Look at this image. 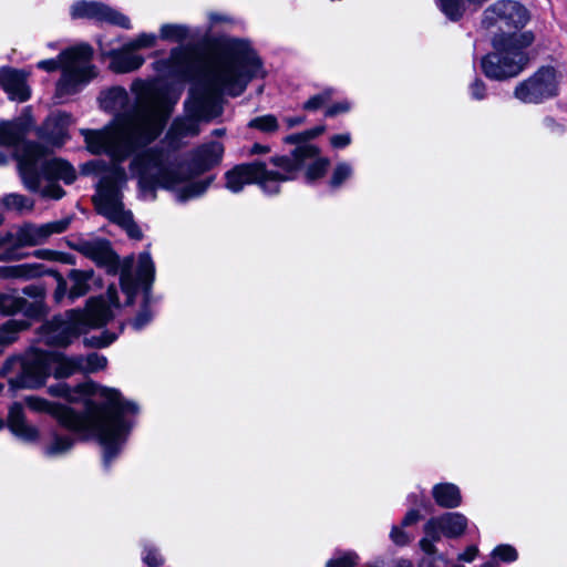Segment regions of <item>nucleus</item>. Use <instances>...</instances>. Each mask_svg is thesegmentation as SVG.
Wrapping results in <instances>:
<instances>
[{
  "instance_id": "f257e3e1",
  "label": "nucleus",
  "mask_w": 567,
  "mask_h": 567,
  "mask_svg": "<svg viewBox=\"0 0 567 567\" xmlns=\"http://www.w3.org/2000/svg\"><path fill=\"white\" fill-rule=\"evenodd\" d=\"M154 69L163 75L182 79L200 69L185 102V116L176 118L169 128L172 141L197 135L200 121L208 122L221 114V94L238 96L251 79L264 75L259 56L244 39L225 41L220 50L203 63L193 51L175 48L168 59L155 62Z\"/></svg>"
},
{
  "instance_id": "f03ea898",
  "label": "nucleus",
  "mask_w": 567,
  "mask_h": 567,
  "mask_svg": "<svg viewBox=\"0 0 567 567\" xmlns=\"http://www.w3.org/2000/svg\"><path fill=\"white\" fill-rule=\"evenodd\" d=\"M131 90L135 95L131 112L117 116L112 125L103 130H82L91 153H104L113 161L122 162L162 133L179 99V92L171 90L159 80H135Z\"/></svg>"
},
{
  "instance_id": "7ed1b4c3",
  "label": "nucleus",
  "mask_w": 567,
  "mask_h": 567,
  "mask_svg": "<svg viewBox=\"0 0 567 567\" xmlns=\"http://www.w3.org/2000/svg\"><path fill=\"white\" fill-rule=\"evenodd\" d=\"M99 395L103 404L87 400L82 412L38 395H28L23 402L32 412L50 414L60 425L84 439H96L103 447L104 462L110 463L126 443L140 406L114 388H100Z\"/></svg>"
},
{
  "instance_id": "20e7f679",
  "label": "nucleus",
  "mask_w": 567,
  "mask_h": 567,
  "mask_svg": "<svg viewBox=\"0 0 567 567\" xmlns=\"http://www.w3.org/2000/svg\"><path fill=\"white\" fill-rule=\"evenodd\" d=\"M223 154L224 146L219 142L202 145L189 162H179L173 152L151 148L134 157L131 172L138 178L144 199H155L156 189L163 188L173 192L177 200L186 202L206 192L210 179L193 181V177L219 164Z\"/></svg>"
},
{
  "instance_id": "39448f33",
  "label": "nucleus",
  "mask_w": 567,
  "mask_h": 567,
  "mask_svg": "<svg viewBox=\"0 0 567 567\" xmlns=\"http://www.w3.org/2000/svg\"><path fill=\"white\" fill-rule=\"evenodd\" d=\"M32 125L29 116L0 122V146L13 150L24 187L44 198L61 199L65 192L58 184H72L76 178L73 166L61 158H48L47 150L39 143L25 142Z\"/></svg>"
},
{
  "instance_id": "423d86ee",
  "label": "nucleus",
  "mask_w": 567,
  "mask_h": 567,
  "mask_svg": "<svg viewBox=\"0 0 567 567\" xmlns=\"http://www.w3.org/2000/svg\"><path fill=\"white\" fill-rule=\"evenodd\" d=\"M117 309V290L110 286L105 296L90 298L84 309L68 310L43 323L39 337L47 344L66 347L82 332L106 324Z\"/></svg>"
},
{
  "instance_id": "0eeeda50",
  "label": "nucleus",
  "mask_w": 567,
  "mask_h": 567,
  "mask_svg": "<svg viewBox=\"0 0 567 567\" xmlns=\"http://www.w3.org/2000/svg\"><path fill=\"white\" fill-rule=\"evenodd\" d=\"M52 368L58 379L81 372L78 355L66 357L32 348L22 357L8 359L0 369V375L8 379L12 390H34L45 384Z\"/></svg>"
},
{
  "instance_id": "6e6552de",
  "label": "nucleus",
  "mask_w": 567,
  "mask_h": 567,
  "mask_svg": "<svg viewBox=\"0 0 567 567\" xmlns=\"http://www.w3.org/2000/svg\"><path fill=\"white\" fill-rule=\"evenodd\" d=\"M92 58V48L79 44L61 51L56 59L39 61L37 66L47 72L61 70L55 84V97L62 100L82 91L97 75Z\"/></svg>"
},
{
  "instance_id": "1a4fd4ad",
  "label": "nucleus",
  "mask_w": 567,
  "mask_h": 567,
  "mask_svg": "<svg viewBox=\"0 0 567 567\" xmlns=\"http://www.w3.org/2000/svg\"><path fill=\"white\" fill-rule=\"evenodd\" d=\"M534 40L532 31L495 35L492 41L494 51L481 61L484 74L497 81L517 76L528 63L525 49L532 45Z\"/></svg>"
},
{
  "instance_id": "9d476101",
  "label": "nucleus",
  "mask_w": 567,
  "mask_h": 567,
  "mask_svg": "<svg viewBox=\"0 0 567 567\" xmlns=\"http://www.w3.org/2000/svg\"><path fill=\"white\" fill-rule=\"evenodd\" d=\"M126 183L127 176L124 168L114 165L102 176L93 202L101 215L121 226L131 238L141 239L142 231L134 223L132 213L124 209L122 202V190Z\"/></svg>"
},
{
  "instance_id": "9b49d317",
  "label": "nucleus",
  "mask_w": 567,
  "mask_h": 567,
  "mask_svg": "<svg viewBox=\"0 0 567 567\" xmlns=\"http://www.w3.org/2000/svg\"><path fill=\"white\" fill-rule=\"evenodd\" d=\"M272 168L261 162L241 164L226 173V187L238 193L246 184H258L266 194L274 195L280 189V184L289 181L293 168L285 159H270Z\"/></svg>"
},
{
  "instance_id": "f8f14e48",
  "label": "nucleus",
  "mask_w": 567,
  "mask_h": 567,
  "mask_svg": "<svg viewBox=\"0 0 567 567\" xmlns=\"http://www.w3.org/2000/svg\"><path fill=\"white\" fill-rule=\"evenodd\" d=\"M563 74L554 66H542L519 82L514 96L523 103L539 104L558 95Z\"/></svg>"
},
{
  "instance_id": "ddd939ff",
  "label": "nucleus",
  "mask_w": 567,
  "mask_h": 567,
  "mask_svg": "<svg viewBox=\"0 0 567 567\" xmlns=\"http://www.w3.org/2000/svg\"><path fill=\"white\" fill-rule=\"evenodd\" d=\"M468 525L466 516L458 512H446L433 516L423 526L424 537L420 539V548L427 555L436 553L435 543L442 537L458 538Z\"/></svg>"
},
{
  "instance_id": "4468645a",
  "label": "nucleus",
  "mask_w": 567,
  "mask_h": 567,
  "mask_svg": "<svg viewBox=\"0 0 567 567\" xmlns=\"http://www.w3.org/2000/svg\"><path fill=\"white\" fill-rule=\"evenodd\" d=\"M529 20L530 13L522 3L514 0H498L484 11L482 23L486 28L496 27L507 35L523 29Z\"/></svg>"
},
{
  "instance_id": "2eb2a0df",
  "label": "nucleus",
  "mask_w": 567,
  "mask_h": 567,
  "mask_svg": "<svg viewBox=\"0 0 567 567\" xmlns=\"http://www.w3.org/2000/svg\"><path fill=\"white\" fill-rule=\"evenodd\" d=\"M274 159H285L293 168L295 179L301 167L306 168V177L313 182L324 176L330 164L327 157L320 156V150L313 144H301L296 147L291 156H277Z\"/></svg>"
},
{
  "instance_id": "dca6fc26",
  "label": "nucleus",
  "mask_w": 567,
  "mask_h": 567,
  "mask_svg": "<svg viewBox=\"0 0 567 567\" xmlns=\"http://www.w3.org/2000/svg\"><path fill=\"white\" fill-rule=\"evenodd\" d=\"M72 19H89L99 23H110L123 29H132L131 20L127 16L116 9L100 2L78 0L70 7Z\"/></svg>"
},
{
  "instance_id": "f3484780",
  "label": "nucleus",
  "mask_w": 567,
  "mask_h": 567,
  "mask_svg": "<svg viewBox=\"0 0 567 567\" xmlns=\"http://www.w3.org/2000/svg\"><path fill=\"white\" fill-rule=\"evenodd\" d=\"M69 225V218L42 225L27 223L18 227L14 233L10 234V238L21 247L38 246L44 244L52 235L65 231Z\"/></svg>"
},
{
  "instance_id": "a211bd4d",
  "label": "nucleus",
  "mask_w": 567,
  "mask_h": 567,
  "mask_svg": "<svg viewBox=\"0 0 567 567\" xmlns=\"http://www.w3.org/2000/svg\"><path fill=\"white\" fill-rule=\"evenodd\" d=\"M155 267L148 252L138 256L136 277L128 269L121 272V288L127 297V303L133 301L140 286L143 287L145 297H148L151 284L154 279Z\"/></svg>"
},
{
  "instance_id": "6ab92c4d",
  "label": "nucleus",
  "mask_w": 567,
  "mask_h": 567,
  "mask_svg": "<svg viewBox=\"0 0 567 567\" xmlns=\"http://www.w3.org/2000/svg\"><path fill=\"white\" fill-rule=\"evenodd\" d=\"M44 274L51 275L56 281V288L53 293L55 303H61L68 297V282L63 276L55 270H45L40 264H23L18 266L4 267L0 269V276L4 278H34Z\"/></svg>"
},
{
  "instance_id": "aec40b11",
  "label": "nucleus",
  "mask_w": 567,
  "mask_h": 567,
  "mask_svg": "<svg viewBox=\"0 0 567 567\" xmlns=\"http://www.w3.org/2000/svg\"><path fill=\"white\" fill-rule=\"evenodd\" d=\"M7 425L10 432L20 441L28 444H37L40 442V430L37 425L28 421L22 403L14 402L10 405Z\"/></svg>"
},
{
  "instance_id": "412c9836",
  "label": "nucleus",
  "mask_w": 567,
  "mask_h": 567,
  "mask_svg": "<svg viewBox=\"0 0 567 567\" xmlns=\"http://www.w3.org/2000/svg\"><path fill=\"white\" fill-rule=\"evenodd\" d=\"M101 54L110 59V69L115 73H130L138 70L145 62V58L128 48L125 42L120 49L106 51L103 49L102 43Z\"/></svg>"
},
{
  "instance_id": "4be33fe9",
  "label": "nucleus",
  "mask_w": 567,
  "mask_h": 567,
  "mask_svg": "<svg viewBox=\"0 0 567 567\" xmlns=\"http://www.w3.org/2000/svg\"><path fill=\"white\" fill-rule=\"evenodd\" d=\"M100 388L102 385L97 384H79L75 388H71L69 384L64 382H60L54 385H50L48 388V393L52 396L63 398L69 402H80L83 401L85 405V401L93 400L96 404L102 405L103 399L99 395ZM85 406L83 408V410Z\"/></svg>"
},
{
  "instance_id": "5701e85b",
  "label": "nucleus",
  "mask_w": 567,
  "mask_h": 567,
  "mask_svg": "<svg viewBox=\"0 0 567 567\" xmlns=\"http://www.w3.org/2000/svg\"><path fill=\"white\" fill-rule=\"evenodd\" d=\"M0 86L12 101L24 102L30 97L27 74L23 71L3 68L0 70Z\"/></svg>"
},
{
  "instance_id": "b1692460",
  "label": "nucleus",
  "mask_w": 567,
  "mask_h": 567,
  "mask_svg": "<svg viewBox=\"0 0 567 567\" xmlns=\"http://www.w3.org/2000/svg\"><path fill=\"white\" fill-rule=\"evenodd\" d=\"M72 116L64 112L52 113L44 122L41 137L52 145L61 146L68 138V130L72 125Z\"/></svg>"
},
{
  "instance_id": "393cba45",
  "label": "nucleus",
  "mask_w": 567,
  "mask_h": 567,
  "mask_svg": "<svg viewBox=\"0 0 567 567\" xmlns=\"http://www.w3.org/2000/svg\"><path fill=\"white\" fill-rule=\"evenodd\" d=\"M73 446V436L55 429L45 437L41 452L48 458H59L66 455Z\"/></svg>"
},
{
  "instance_id": "a878e982",
  "label": "nucleus",
  "mask_w": 567,
  "mask_h": 567,
  "mask_svg": "<svg viewBox=\"0 0 567 567\" xmlns=\"http://www.w3.org/2000/svg\"><path fill=\"white\" fill-rule=\"evenodd\" d=\"M432 497L439 507L453 509L462 505L463 497L460 487L450 482L433 485Z\"/></svg>"
},
{
  "instance_id": "bb28decb",
  "label": "nucleus",
  "mask_w": 567,
  "mask_h": 567,
  "mask_svg": "<svg viewBox=\"0 0 567 567\" xmlns=\"http://www.w3.org/2000/svg\"><path fill=\"white\" fill-rule=\"evenodd\" d=\"M23 293L32 299L28 301L23 298V315L28 318L40 319L48 315L49 307L45 303V289L42 286H28Z\"/></svg>"
},
{
  "instance_id": "cd10ccee",
  "label": "nucleus",
  "mask_w": 567,
  "mask_h": 567,
  "mask_svg": "<svg viewBox=\"0 0 567 567\" xmlns=\"http://www.w3.org/2000/svg\"><path fill=\"white\" fill-rule=\"evenodd\" d=\"M79 250L97 264H109L113 259V252L106 240H85L79 244Z\"/></svg>"
},
{
  "instance_id": "c85d7f7f",
  "label": "nucleus",
  "mask_w": 567,
  "mask_h": 567,
  "mask_svg": "<svg viewBox=\"0 0 567 567\" xmlns=\"http://www.w3.org/2000/svg\"><path fill=\"white\" fill-rule=\"evenodd\" d=\"M93 272L91 270H79L72 269L68 278L71 281L69 289L68 299L70 303H73L78 298L87 293L90 286L89 281L92 278Z\"/></svg>"
},
{
  "instance_id": "c756f323",
  "label": "nucleus",
  "mask_w": 567,
  "mask_h": 567,
  "mask_svg": "<svg viewBox=\"0 0 567 567\" xmlns=\"http://www.w3.org/2000/svg\"><path fill=\"white\" fill-rule=\"evenodd\" d=\"M128 104V94L125 89L115 86L101 97V106L110 112H121Z\"/></svg>"
},
{
  "instance_id": "7c9ffc66",
  "label": "nucleus",
  "mask_w": 567,
  "mask_h": 567,
  "mask_svg": "<svg viewBox=\"0 0 567 567\" xmlns=\"http://www.w3.org/2000/svg\"><path fill=\"white\" fill-rule=\"evenodd\" d=\"M190 38V28L181 23H164L159 27L158 39L166 42H183Z\"/></svg>"
},
{
  "instance_id": "2f4dec72",
  "label": "nucleus",
  "mask_w": 567,
  "mask_h": 567,
  "mask_svg": "<svg viewBox=\"0 0 567 567\" xmlns=\"http://www.w3.org/2000/svg\"><path fill=\"white\" fill-rule=\"evenodd\" d=\"M354 176V167L350 162H338L330 174L329 186L332 189L342 187L348 181Z\"/></svg>"
},
{
  "instance_id": "473e14b6",
  "label": "nucleus",
  "mask_w": 567,
  "mask_h": 567,
  "mask_svg": "<svg viewBox=\"0 0 567 567\" xmlns=\"http://www.w3.org/2000/svg\"><path fill=\"white\" fill-rule=\"evenodd\" d=\"M27 320L10 319L0 326V346H8L18 339L20 331L28 329Z\"/></svg>"
},
{
  "instance_id": "72a5a7b5",
  "label": "nucleus",
  "mask_w": 567,
  "mask_h": 567,
  "mask_svg": "<svg viewBox=\"0 0 567 567\" xmlns=\"http://www.w3.org/2000/svg\"><path fill=\"white\" fill-rule=\"evenodd\" d=\"M3 206L9 210L18 213L31 212L34 207V202L21 194H8L2 198Z\"/></svg>"
},
{
  "instance_id": "f704fd0d",
  "label": "nucleus",
  "mask_w": 567,
  "mask_h": 567,
  "mask_svg": "<svg viewBox=\"0 0 567 567\" xmlns=\"http://www.w3.org/2000/svg\"><path fill=\"white\" fill-rule=\"evenodd\" d=\"M80 370L82 373H95L104 370L107 365V359L99 353L87 355H78Z\"/></svg>"
},
{
  "instance_id": "c9c22d12",
  "label": "nucleus",
  "mask_w": 567,
  "mask_h": 567,
  "mask_svg": "<svg viewBox=\"0 0 567 567\" xmlns=\"http://www.w3.org/2000/svg\"><path fill=\"white\" fill-rule=\"evenodd\" d=\"M439 7L450 20L456 21L465 12V0H439Z\"/></svg>"
},
{
  "instance_id": "e433bc0d",
  "label": "nucleus",
  "mask_w": 567,
  "mask_h": 567,
  "mask_svg": "<svg viewBox=\"0 0 567 567\" xmlns=\"http://www.w3.org/2000/svg\"><path fill=\"white\" fill-rule=\"evenodd\" d=\"M158 41V34L151 33V32H142L138 33L136 37L132 38L127 41L128 48L133 49L134 51H138L142 49H151L154 48L157 44Z\"/></svg>"
},
{
  "instance_id": "4c0bfd02",
  "label": "nucleus",
  "mask_w": 567,
  "mask_h": 567,
  "mask_svg": "<svg viewBox=\"0 0 567 567\" xmlns=\"http://www.w3.org/2000/svg\"><path fill=\"white\" fill-rule=\"evenodd\" d=\"M248 125L249 127L256 128L262 133H274L279 128L276 116L271 114L255 117Z\"/></svg>"
},
{
  "instance_id": "58836bf2",
  "label": "nucleus",
  "mask_w": 567,
  "mask_h": 567,
  "mask_svg": "<svg viewBox=\"0 0 567 567\" xmlns=\"http://www.w3.org/2000/svg\"><path fill=\"white\" fill-rule=\"evenodd\" d=\"M16 312L23 313V298L1 293L0 313L11 315Z\"/></svg>"
},
{
  "instance_id": "ea45409f",
  "label": "nucleus",
  "mask_w": 567,
  "mask_h": 567,
  "mask_svg": "<svg viewBox=\"0 0 567 567\" xmlns=\"http://www.w3.org/2000/svg\"><path fill=\"white\" fill-rule=\"evenodd\" d=\"M334 94L332 87L324 89L321 93L311 96L305 104L303 109L308 111H316L326 104Z\"/></svg>"
},
{
  "instance_id": "a19ab883",
  "label": "nucleus",
  "mask_w": 567,
  "mask_h": 567,
  "mask_svg": "<svg viewBox=\"0 0 567 567\" xmlns=\"http://www.w3.org/2000/svg\"><path fill=\"white\" fill-rule=\"evenodd\" d=\"M359 561V555L355 551H346L340 556L328 560L326 567H354Z\"/></svg>"
},
{
  "instance_id": "79ce46f5",
  "label": "nucleus",
  "mask_w": 567,
  "mask_h": 567,
  "mask_svg": "<svg viewBox=\"0 0 567 567\" xmlns=\"http://www.w3.org/2000/svg\"><path fill=\"white\" fill-rule=\"evenodd\" d=\"M492 557L503 563H512L517 559L518 554L513 546L503 544L494 548Z\"/></svg>"
},
{
  "instance_id": "37998d69",
  "label": "nucleus",
  "mask_w": 567,
  "mask_h": 567,
  "mask_svg": "<svg viewBox=\"0 0 567 567\" xmlns=\"http://www.w3.org/2000/svg\"><path fill=\"white\" fill-rule=\"evenodd\" d=\"M323 131H324V126H317V127L308 130L303 133L289 135L285 138V142L289 143V144H299V145L306 144L305 143L306 141L319 136L320 134L323 133Z\"/></svg>"
},
{
  "instance_id": "c03bdc74",
  "label": "nucleus",
  "mask_w": 567,
  "mask_h": 567,
  "mask_svg": "<svg viewBox=\"0 0 567 567\" xmlns=\"http://www.w3.org/2000/svg\"><path fill=\"white\" fill-rule=\"evenodd\" d=\"M143 561L150 567H158L164 563V558L156 548L146 546L143 551Z\"/></svg>"
},
{
  "instance_id": "a18cd8bd",
  "label": "nucleus",
  "mask_w": 567,
  "mask_h": 567,
  "mask_svg": "<svg viewBox=\"0 0 567 567\" xmlns=\"http://www.w3.org/2000/svg\"><path fill=\"white\" fill-rule=\"evenodd\" d=\"M34 256L45 260H56L65 264L71 262V258L68 255L50 249L37 250L34 251Z\"/></svg>"
},
{
  "instance_id": "49530a36",
  "label": "nucleus",
  "mask_w": 567,
  "mask_h": 567,
  "mask_svg": "<svg viewBox=\"0 0 567 567\" xmlns=\"http://www.w3.org/2000/svg\"><path fill=\"white\" fill-rule=\"evenodd\" d=\"M352 109V102L349 100H342L333 103L326 110V116L332 117L339 114L348 113Z\"/></svg>"
},
{
  "instance_id": "de8ad7c7",
  "label": "nucleus",
  "mask_w": 567,
  "mask_h": 567,
  "mask_svg": "<svg viewBox=\"0 0 567 567\" xmlns=\"http://www.w3.org/2000/svg\"><path fill=\"white\" fill-rule=\"evenodd\" d=\"M390 539L396 546H405L410 544L411 537L408 533H405L402 527L393 526L390 532Z\"/></svg>"
},
{
  "instance_id": "09e8293b",
  "label": "nucleus",
  "mask_w": 567,
  "mask_h": 567,
  "mask_svg": "<svg viewBox=\"0 0 567 567\" xmlns=\"http://www.w3.org/2000/svg\"><path fill=\"white\" fill-rule=\"evenodd\" d=\"M152 317L153 315L148 307H144L132 320L131 324L135 330H141L151 322Z\"/></svg>"
},
{
  "instance_id": "8fccbe9b",
  "label": "nucleus",
  "mask_w": 567,
  "mask_h": 567,
  "mask_svg": "<svg viewBox=\"0 0 567 567\" xmlns=\"http://www.w3.org/2000/svg\"><path fill=\"white\" fill-rule=\"evenodd\" d=\"M352 142L350 133L334 134L330 137V145L336 150H343Z\"/></svg>"
},
{
  "instance_id": "3c124183",
  "label": "nucleus",
  "mask_w": 567,
  "mask_h": 567,
  "mask_svg": "<svg viewBox=\"0 0 567 567\" xmlns=\"http://www.w3.org/2000/svg\"><path fill=\"white\" fill-rule=\"evenodd\" d=\"M470 94L474 100H483L486 97V85L485 83L476 79L471 85H470Z\"/></svg>"
},
{
  "instance_id": "603ef678",
  "label": "nucleus",
  "mask_w": 567,
  "mask_h": 567,
  "mask_svg": "<svg viewBox=\"0 0 567 567\" xmlns=\"http://www.w3.org/2000/svg\"><path fill=\"white\" fill-rule=\"evenodd\" d=\"M544 128L554 135H559L564 132L565 126L561 123H558L555 118L547 116L543 121Z\"/></svg>"
},
{
  "instance_id": "864d4df0",
  "label": "nucleus",
  "mask_w": 567,
  "mask_h": 567,
  "mask_svg": "<svg viewBox=\"0 0 567 567\" xmlns=\"http://www.w3.org/2000/svg\"><path fill=\"white\" fill-rule=\"evenodd\" d=\"M477 554L478 548L475 545H471L457 558L461 561L471 563L476 558Z\"/></svg>"
},
{
  "instance_id": "5fc2aeb1",
  "label": "nucleus",
  "mask_w": 567,
  "mask_h": 567,
  "mask_svg": "<svg viewBox=\"0 0 567 567\" xmlns=\"http://www.w3.org/2000/svg\"><path fill=\"white\" fill-rule=\"evenodd\" d=\"M208 21H209L210 27H215L218 24L229 23L231 21V19L223 13L210 12L208 14Z\"/></svg>"
},
{
  "instance_id": "6e6d98bb",
  "label": "nucleus",
  "mask_w": 567,
  "mask_h": 567,
  "mask_svg": "<svg viewBox=\"0 0 567 567\" xmlns=\"http://www.w3.org/2000/svg\"><path fill=\"white\" fill-rule=\"evenodd\" d=\"M421 517V514L417 509L409 511L402 519V527L410 526L415 524Z\"/></svg>"
},
{
  "instance_id": "4d7b16f0",
  "label": "nucleus",
  "mask_w": 567,
  "mask_h": 567,
  "mask_svg": "<svg viewBox=\"0 0 567 567\" xmlns=\"http://www.w3.org/2000/svg\"><path fill=\"white\" fill-rule=\"evenodd\" d=\"M9 239H11L10 235H8V236L0 235V260H7V259L12 258L11 251L2 250V248H4L7 246V244L9 243Z\"/></svg>"
},
{
  "instance_id": "13d9d810",
  "label": "nucleus",
  "mask_w": 567,
  "mask_h": 567,
  "mask_svg": "<svg viewBox=\"0 0 567 567\" xmlns=\"http://www.w3.org/2000/svg\"><path fill=\"white\" fill-rule=\"evenodd\" d=\"M285 122L288 125V127H293V126L300 125L303 122V117H300V116L286 117Z\"/></svg>"
},
{
  "instance_id": "bf43d9fd",
  "label": "nucleus",
  "mask_w": 567,
  "mask_h": 567,
  "mask_svg": "<svg viewBox=\"0 0 567 567\" xmlns=\"http://www.w3.org/2000/svg\"><path fill=\"white\" fill-rule=\"evenodd\" d=\"M116 336L115 334H106L104 336L99 342H97V347H106L109 344H111L114 340H115Z\"/></svg>"
},
{
  "instance_id": "052dcab7",
  "label": "nucleus",
  "mask_w": 567,
  "mask_h": 567,
  "mask_svg": "<svg viewBox=\"0 0 567 567\" xmlns=\"http://www.w3.org/2000/svg\"><path fill=\"white\" fill-rule=\"evenodd\" d=\"M269 148L264 145L255 144L251 148V154L267 153Z\"/></svg>"
},
{
  "instance_id": "680f3d73",
  "label": "nucleus",
  "mask_w": 567,
  "mask_h": 567,
  "mask_svg": "<svg viewBox=\"0 0 567 567\" xmlns=\"http://www.w3.org/2000/svg\"><path fill=\"white\" fill-rule=\"evenodd\" d=\"M367 567H384V560L382 558H377L367 564Z\"/></svg>"
},
{
  "instance_id": "e2e57ef3",
  "label": "nucleus",
  "mask_w": 567,
  "mask_h": 567,
  "mask_svg": "<svg viewBox=\"0 0 567 567\" xmlns=\"http://www.w3.org/2000/svg\"><path fill=\"white\" fill-rule=\"evenodd\" d=\"M395 567H413V564L411 560L400 559L396 561Z\"/></svg>"
},
{
  "instance_id": "0e129e2a",
  "label": "nucleus",
  "mask_w": 567,
  "mask_h": 567,
  "mask_svg": "<svg viewBox=\"0 0 567 567\" xmlns=\"http://www.w3.org/2000/svg\"><path fill=\"white\" fill-rule=\"evenodd\" d=\"M224 134H225L224 128H217V130L213 131V135H215V136H221Z\"/></svg>"
},
{
  "instance_id": "69168bd1",
  "label": "nucleus",
  "mask_w": 567,
  "mask_h": 567,
  "mask_svg": "<svg viewBox=\"0 0 567 567\" xmlns=\"http://www.w3.org/2000/svg\"><path fill=\"white\" fill-rule=\"evenodd\" d=\"M7 163V156L0 151V165H3Z\"/></svg>"
},
{
  "instance_id": "338daca9",
  "label": "nucleus",
  "mask_w": 567,
  "mask_h": 567,
  "mask_svg": "<svg viewBox=\"0 0 567 567\" xmlns=\"http://www.w3.org/2000/svg\"><path fill=\"white\" fill-rule=\"evenodd\" d=\"M470 3H473V4H476V6H481L483 2H485L486 0H467Z\"/></svg>"
},
{
  "instance_id": "774afa93",
  "label": "nucleus",
  "mask_w": 567,
  "mask_h": 567,
  "mask_svg": "<svg viewBox=\"0 0 567 567\" xmlns=\"http://www.w3.org/2000/svg\"><path fill=\"white\" fill-rule=\"evenodd\" d=\"M481 567H494L493 563H484Z\"/></svg>"
}]
</instances>
